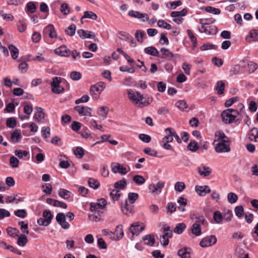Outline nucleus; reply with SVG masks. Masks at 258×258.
<instances>
[{
    "label": "nucleus",
    "mask_w": 258,
    "mask_h": 258,
    "mask_svg": "<svg viewBox=\"0 0 258 258\" xmlns=\"http://www.w3.org/2000/svg\"><path fill=\"white\" fill-rule=\"evenodd\" d=\"M229 142L228 137L223 132H215L213 144L215 145V150L217 153L229 152L230 151Z\"/></svg>",
    "instance_id": "f257e3e1"
},
{
    "label": "nucleus",
    "mask_w": 258,
    "mask_h": 258,
    "mask_svg": "<svg viewBox=\"0 0 258 258\" xmlns=\"http://www.w3.org/2000/svg\"><path fill=\"white\" fill-rule=\"evenodd\" d=\"M127 94L130 99L140 107L148 105L152 101V98L148 97L145 100L142 101L143 96L140 92L134 90H128Z\"/></svg>",
    "instance_id": "f03ea898"
},
{
    "label": "nucleus",
    "mask_w": 258,
    "mask_h": 258,
    "mask_svg": "<svg viewBox=\"0 0 258 258\" xmlns=\"http://www.w3.org/2000/svg\"><path fill=\"white\" fill-rule=\"evenodd\" d=\"M239 114L238 111L236 110L227 109L222 112L221 117L224 122L230 124L238 120L237 117Z\"/></svg>",
    "instance_id": "7ed1b4c3"
},
{
    "label": "nucleus",
    "mask_w": 258,
    "mask_h": 258,
    "mask_svg": "<svg viewBox=\"0 0 258 258\" xmlns=\"http://www.w3.org/2000/svg\"><path fill=\"white\" fill-rule=\"evenodd\" d=\"M105 88V83L103 82H99L91 86L90 89V94L94 98L97 99Z\"/></svg>",
    "instance_id": "20e7f679"
},
{
    "label": "nucleus",
    "mask_w": 258,
    "mask_h": 258,
    "mask_svg": "<svg viewBox=\"0 0 258 258\" xmlns=\"http://www.w3.org/2000/svg\"><path fill=\"white\" fill-rule=\"evenodd\" d=\"M61 82V78L59 77L53 78L52 82L50 83L52 92L56 94H59L64 91L63 87L60 85Z\"/></svg>",
    "instance_id": "39448f33"
},
{
    "label": "nucleus",
    "mask_w": 258,
    "mask_h": 258,
    "mask_svg": "<svg viewBox=\"0 0 258 258\" xmlns=\"http://www.w3.org/2000/svg\"><path fill=\"white\" fill-rule=\"evenodd\" d=\"M199 23L202 25L200 29L201 32L211 35L215 34L217 32V29L215 26L210 25V23H205L203 19H200Z\"/></svg>",
    "instance_id": "423d86ee"
},
{
    "label": "nucleus",
    "mask_w": 258,
    "mask_h": 258,
    "mask_svg": "<svg viewBox=\"0 0 258 258\" xmlns=\"http://www.w3.org/2000/svg\"><path fill=\"white\" fill-rule=\"evenodd\" d=\"M217 241L216 237L214 235H211L203 238L200 242L199 244L202 247H208L215 245Z\"/></svg>",
    "instance_id": "0eeeda50"
},
{
    "label": "nucleus",
    "mask_w": 258,
    "mask_h": 258,
    "mask_svg": "<svg viewBox=\"0 0 258 258\" xmlns=\"http://www.w3.org/2000/svg\"><path fill=\"white\" fill-rule=\"evenodd\" d=\"M111 170L114 173H119L121 175L126 174L129 171L118 163H113L111 165Z\"/></svg>",
    "instance_id": "6e6552de"
},
{
    "label": "nucleus",
    "mask_w": 258,
    "mask_h": 258,
    "mask_svg": "<svg viewBox=\"0 0 258 258\" xmlns=\"http://www.w3.org/2000/svg\"><path fill=\"white\" fill-rule=\"evenodd\" d=\"M74 110L78 112L80 115H89L92 116V108L83 105H78L74 107Z\"/></svg>",
    "instance_id": "1a4fd4ad"
},
{
    "label": "nucleus",
    "mask_w": 258,
    "mask_h": 258,
    "mask_svg": "<svg viewBox=\"0 0 258 258\" xmlns=\"http://www.w3.org/2000/svg\"><path fill=\"white\" fill-rule=\"evenodd\" d=\"M57 222L64 229H68L70 227L69 224L66 221V216L62 213H59L56 216Z\"/></svg>",
    "instance_id": "9d476101"
},
{
    "label": "nucleus",
    "mask_w": 258,
    "mask_h": 258,
    "mask_svg": "<svg viewBox=\"0 0 258 258\" xmlns=\"http://www.w3.org/2000/svg\"><path fill=\"white\" fill-rule=\"evenodd\" d=\"M164 182L158 181L156 184H150L149 186V189L153 194H159L161 192V189L164 187Z\"/></svg>",
    "instance_id": "9b49d317"
},
{
    "label": "nucleus",
    "mask_w": 258,
    "mask_h": 258,
    "mask_svg": "<svg viewBox=\"0 0 258 258\" xmlns=\"http://www.w3.org/2000/svg\"><path fill=\"white\" fill-rule=\"evenodd\" d=\"M161 54L159 56L162 58L171 60L174 56L177 55V54H174L169 49L163 47L160 49Z\"/></svg>",
    "instance_id": "f8f14e48"
},
{
    "label": "nucleus",
    "mask_w": 258,
    "mask_h": 258,
    "mask_svg": "<svg viewBox=\"0 0 258 258\" xmlns=\"http://www.w3.org/2000/svg\"><path fill=\"white\" fill-rule=\"evenodd\" d=\"M144 229V226L140 225L138 222L134 223L130 227V231L132 235H139Z\"/></svg>",
    "instance_id": "ddd939ff"
},
{
    "label": "nucleus",
    "mask_w": 258,
    "mask_h": 258,
    "mask_svg": "<svg viewBox=\"0 0 258 258\" xmlns=\"http://www.w3.org/2000/svg\"><path fill=\"white\" fill-rule=\"evenodd\" d=\"M43 33L44 34H48L51 38H56L57 37L56 32L52 24H49L45 27L43 30Z\"/></svg>",
    "instance_id": "4468645a"
},
{
    "label": "nucleus",
    "mask_w": 258,
    "mask_h": 258,
    "mask_svg": "<svg viewBox=\"0 0 258 258\" xmlns=\"http://www.w3.org/2000/svg\"><path fill=\"white\" fill-rule=\"evenodd\" d=\"M195 190L200 196H205L206 194L210 193L211 191L210 188L208 185H196L195 186Z\"/></svg>",
    "instance_id": "2eb2a0df"
},
{
    "label": "nucleus",
    "mask_w": 258,
    "mask_h": 258,
    "mask_svg": "<svg viewBox=\"0 0 258 258\" xmlns=\"http://www.w3.org/2000/svg\"><path fill=\"white\" fill-rule=\"evenodd\" d=\"M55 54L61 56L67 57L70 55V50L65 45L61 46L54 50Z\"/></svg>",
    "instance_id": "dca6fc26"
},
{
    "label": "nucleus",
    "mask_w": 258,
    "mask_h": 258,
    "mask_svg": "<svg viewBox=\"0 0 258 258\" xmlns=\"http://www.w3.org/2000/svg\"><path fill=\"white\" fill-rule=\"evenodd\" d=\"M35 112L34 114L33 118L37 122H40L42 119L45 117V113L42 108L40 107H36L35 108Z\"/></svg>",
    "instance_id": "f3484780"
},
{
    "label": "nucleus",
    "mask_w": 258,
    "mask_h": 258,
    "mask_svg": "<svg viewBox=\"0 0 258 258\" xmlns=\"http://www.w3.org/2000/svg\"><path fill=\"white\" fill-rule=\"evenodd\" d=\"M133 208L134 206L131 204H129L126 200L124 201V203L121 204L122 212L126 215L133 213Z\"/></svg>",
    "instance_id": "a211bd4d"
},
{
    "label": "nucleus",
    "mask_w": 258,
    "mask_h": 258,
    "mask_svg": "<svg viewBox=\"0 0 258 258\" xmlns=\"http://www.w3.org/2000/svg\"><path fill=\"white\" fill-rule=\"evenodd\" d=\"M199 173L200 175L207 177L210 175L212 172V169L208 166L202 165L198 168Z\"/></svg>",
    "instance_id": "6ab92c4d"
},
{
    "label": "nucleus",
    "mask_w": 258,
    "mask_h": 258,
    "mask_svg": "<svg viewBox=\"0 0 258 258\" xmlns=\"http://www.w3.org/2000/svg\"><path fill=\"white\" fill-rule=\"evenodd\" d=\"M177 254L181 258H190V249L183 247L178 250Z\"/></svg>",
    "instance_id": "aec40b11"
},
{
    "label": "nucleus",
    "mask_w": 258,
    "mask_h": 258,
    "mask_svg": "<svg viewBox=\"0 0 258 258\" xmlns=\"http://www.w3.org/2000/svg\"><path fill=\"white\" fill-rule=\"evenodd\" d=\"M21 138V131L17 129L14 130L11 135V140L14 143L19 142Z\"/></svg>",
    "instance_id": "412c9836"
},
{
    "label": "nucleus",
    "mask_w": 258,
    "mask_h": 258,
    "mask_svg": "<svg viewBox=\"0 0 258 258\" xmlns=\"http://www.w3.org/2000/svg\"><path fill=\"white\" fill-rule=\"evenodd\" d=\"M142 239L144 241V244L149 246H152L155 243L154 236L152 235H146Z\"/></svg>",
    "instance_id": "4be33fe9"
},
{
    "label": "nucleus",
    "mask_w": 258,
    "mask_h": 258,
    "mask_svg": "<svg viewBox=\"0 0 258 258\" xmlns=\"http://www.w3.org/2000/svg\"><path fill=\"white\" fill-rule=\"evenodd\" d=\"M247 42L258 41V30H252L249 33L248 36L246 38Z\"/></svg>",
    "instance_id": "5701e85b"
},
{
    "label": "nucleus",
    "mask_w": 258,
    "mask_h": 258,
    "mask_svg": "<svg viewBox=\"0 0 258 258\" xmlns=\"http://www.w3.org/2000/svg\"><path fill=\"white\" fill-rule=\"evenodd\" d=\"M244 67L247 69L249 73L250 74L253 73L257 69L258 65L254 62L248 61Z\"/></svg>",
    "instance_id": "b1692460"
},
{
    "label": "nucleus",
    "mask_w": 258,
    "mask_h": 258,
    "mask_svg": "<svg viewBox=\"0 0 258 258\" xmlns=\"http://www.w3.org/2000/svg\"><path fill=\"white\" fill-rule=\"evenodd\" d=\"M145 52L146 53L148 54H150L154 56H159V51L154 47H148L145 49Z\"/></svg>",
    "instance_id": "393cba45"
},
{
    "label": "nucleus",
    "mask_w": 258,
    "mask_h": 258,
    "mask_svg": "<svg viewBox=\"0 0 258 258\" xmlns=\"http://www.w3.org/2000/svg\"><path fill=\"white\" fill-rule=\"evenodd\" d=\"M8 47L10 50L12 58L14 59H16L18 57L19 55L18 49L12 44L10 45Z\"/></svg>",
    "instance_id": "a878e982"
},
{
    "label": "nucleus",
    "mask_w": 258,
    "mask_h": 258,
    "mask_svg": "<svg viewBox=\"0 0 258 258\" xmlns=\"http://www.w3.org/2000/svg\"><path fill=\"white\" fill-rule=\"evenodd\" d=\"M191 233L196 236H200L202 234L201 225L194 223L191 227Z\"/></svg>",
    "instance_id": "bb28decb"
},
{
    "label": "nucleus",
    "mask_w": 258,
    "mask_h": 258,
    "mask_svg": "<svg viewBox=\"0 0 258 258\" xmlns=\"http://www.w3.org/2000/svg\"><path fill=\"white\" fill-rule=\"evenodd\" d=\"M126 186V181L125 179H122L116 182L114 184V188L119 189H123Z\"/></svg>",
    "instance_id": "cd10ccee"
},
{
    "label": "nucleus",
    "mask_w": 258,
    "mask_h": 258,
    "mask_svg": "<svg viewBox=\"0 0 258 258\" xmlns=\"http://www.w3.org/2000/svg\"><path fill=\"white\" fill-rule=\"evenodd\" d=\"M17 240V244L20 246H24L28 242L27 236L25 234L19 235Z\"/></svg>",
    "instance_id": "c85d7f7f"
},
{
    "label": "nucleus",
    "mask_w": 258,
    "mask_h": 258,
    "mask_svg": "<svg viewBox=\"0 0 258 258\" xmlns=\"http://www.w3.org/2000/svg\"><path fill=\"white\" fill-rule=\"evenodd\" d=\"M7 232L10 236L13 237H18L19 234V231L17 229L11 227L7 228Z\"/></svg>",
    "instance_id": "c756f323"
},
{
    "label": "nucleus",
    "mask_w": 258,
    "mask_h": 258,
    "mask_svg": "<svg viewBox=\"0 0 258 258\" xmlns=\"http://www.w3.org/2000/svg\"><path fill=\"white\" fill-rule=\"evenodd\" d=\"M186 225L184 223H178L176 225L175 228L174 229V232L177 234H181L184 231Z\"/></svg>",
    "instance_id": "7c9ffc66"
},
{
    "label": "nucleus",
    "mask_w": 258,
    "mask_h": 258,
    "mask_svg": "<svg viewBox=\"0 0 258 258\" xmlns=\"http://www.w3.org/2000/svg\"><path fill=\"white\" fill-rule=\"evenodd\" d=\"M216 90L219 95L223 94L225 90V84L221 81L217 82Z\"/></svg>",
    "instance_id": "2f4dec72"
},
{
    "label": "nucleus",
    "mask_w": 258,
    "mask_h": 258,
    "mask_svg": "<svg viewBox=\"0 0 258 258\" xmlns=\"http://www.w3.org/2000/svg\"><path fill=\"white\" fill-rule=\"evenodd\" d=\"M42 216L47 222L50 224L53 218V215L51 214V212L49 210H46L43 211Z\"/></svg>",
    "instance_id": "473e14b6"
},
{
    "label": "nucleus",
    "mask_w": 258,
    "mask_h": 258,
    "mask_svg": "<svg viewBox=\"0 0 258 258\" xmlns=\"http://www.w3.org/2000/svg\"><path fill=\"white\" fill-rule=\"evenodd\" d=\"M112 234L116 235L118 239L121 238L123 236L122 226L117 225L115 231Z\"/></svg>",
    "instance_id": "72a5a7b5"
},
{
    "label": "nucleus",
    "mask_w": 258,
    "mask_h": 258,
    "mask_svg": "<svg viewBox=\"0 0 258 258\" xmlns=\"http://www.w3.org/2000/svg\"><path fill=\"white\" fill-rule=\"evenodd\" d=\"M58 196L62 199H68L70 197V192L67 189L61 188L58 192Z\"/></svg>",
    "instance_id": "f704fd0d"
},
{
    "label": "nucleus",
    "mask_w": 258,
    "mask_h": 258,
    "mask_svg": "<svg viewBox=\"0 0 258 258\" xmlns=\"http://www.w3.org/2000/svg\"><path fill=\"white\" fill-rule=\"evenodd\" d=\"M89 18L92 20H96L97 16L96 14L91 11H85L83 16L82 17V19Z\"/></svg>",
    "instance_id": "c9c22d12"
},
{
    "label": "nucleus",
    "mask_w": 258,
    "mask_h": 258,
    "mask_svg": "<svg viewBox=\"0 0 258 258\" xmlns=\"http://www.w3.org/2000/svg\"><path fill=\"white\" fill-rule=\"evenodd\" d=\"M228 201L230 204H234L238 200V197L234 192H229L227 195Z\"/></svg>",
    "instance_id": "e433bc0d"
},
{
    "label": "nucleus",
    "mask_w": 258,
    "mask_h": 258,
    "mask_svg": "<svg viewBox=\"0 0 258 258\" xmlns=\"http://www.w3.org/2000/svg\"><path fill=\"white\" fill-rule=\"evenodd\" d=\"M185 188V183L183 182L178 181L174 185V189L178 192H182Z\"/></svg>",
    "instance_id": "4c0bfd02"
},
{
    "label": "nucleus",
    "mask_w": 258,
    "mask_h": 258,
    "mask_svg": "<svg viewBox=\"0 0 258 258\" xmlns=\"http://www.w3.org/2000/svg\"><path fill=\"white\" fill-rule=\"evenodd\" d=\"M175 106L180 110L184 111L185 109L187 108L188 105L184 100H179L176 104Z\"/></svg>",
    "instance_id": "58836bf2"
},
{
    "label": "nucleus",
    "mask_w": 258,
    "mask_h": 258,
    "mask_svg": "<svg viewBox=\"0 0 258 258\" xmlns=\"http://www.w3.org/2000/svg\"><path fill=\"white\" fill-rule=\"evenodd\" d=\"M88 184L91 188L94 189L97 188L100 185V183L97 180L92 178H90L89 179Z\"/></svg>",
    "instance_id": "ea45409f"
},
{
    "label": "nucleus",
    "mask_w": 258,
    "mask_h": 258,
    "mask_svg": "<svg viewBox=\"0 0 258 258\" xmlns=\"http://www.w3.org/2000/svg\"><path fill=\"white\" fill-rule=\"evenodd\" d=\"M213 219L216 223H220L223 219V216L219 211H216L214 213Z\"/></svg>",
    "instance_id": "a19ab883"
},
{
    "label": "nucleus",
    "mask_w": 258,
    "mask_h": 258,
    "mask_svg": "<svg viewBox=\"0 0 258 258\" xmlns=\"http://www.w3.org/2000/svg\"><path fill=\"white\" fill-rule=\"evenodd\" d=\"M205 11L207 12L212 13L215 15H219L221 13V11L220 9L211 6L206 7L205 8Z\"/></svg>",
    "instance_id": "79ce46f5"
},
{
    "label": "nucleus",
    "mask_w": 258,
    "mask_h": 258,
    "mask_svg": "<svg viewBox=\"0 0 258 258\" xmlns=\"http://www.w3.org/2000/svg\"><path fill=\"white\" fill-rule=\"evenodd\" d=\"M138 198L139 195L137 193L130 192L128 194V200L131 204H134Z\"/></svg>",
    "instance_id": "37998d69"
},
{
    "label": "nucleus",
    "mask_w": 258,
    "mask_h": 258,
    "mask_svg": "<svg viewBox=\"0 0 258 258\" xmlns=\"http://www.w3.org/2000/svg\"><path fill=\"white\" fill-rule=\"evenodd\" d=\"M110 196L113 201H117L120 197V191L116 189H113L110 193Z\"/></svg>",
    "instance_id": "c03bdc74"
},
{
    "label": "nucleus",
    "mask_w": 258,
    "mask_h": 258,
    "mask_svg": "<svg viewBox=\"0 0 258 258\" xmlns=\"http://www.w3.org/2000/svg\"><path fill=\"white\" fill-rule=\"evenodd\" d=\"M133 180L138 185L143 184L146 181L142 176L139 175H135L133 177Z\"/></svg>",
    "instance_id": "a18cd8bd"
},
{
    "label": "nucleus",
    "mask_w": 258,
    "mask_h": 258,
    "mask_svg": "<svg viewBox=\"0 0 258 258\" xmlns=\"http://www.w3.org/2000/svg\"><path fill=\"white\" fill-rule=\"evenodd\" d=\"M76 29V25L72 24L65 30V32L67 35L72 36L75 34Z\"/></svg>",
    "instance_id": "49530a36"
},
{
    "label": "nucleus",
    "mask_w": 258,
    "mask_h": 258,
    "mask_svg": "<svg viewBox=\"0 0 258 258\" xmlns=\"http://www.w3.org/2000/svg\"><path fill=\"white\" fill-rule=\"evenodd\" d=\"M6 125L10 128H14L17 125L16 119L14 117H10L7 119Z\"/></svg>",
    "instance_id": "de8ad7c7"
},
{
    "label": "nucleus",
    "mask_w": 258,
    "mask_h": 258,
    "mask_svg": "<svg viewBox=\"0 0 258 258\" xmlns=\"http://www.w3.org/2000/svg\"><path fill=\"white\" fill-rule=\"evenodd\" d=\"M223 216V219L228 222L231 220L233 214L231 210H226L224 211Z\"/></svg>",
    "instance_id": "09e8293b"
},
{
    "label": "nucleus",
    "mask_w": 258,
    "mask_h": 258,
    "mask_svg": "<svg viewBox=\"0 0 258 258\" xmlns=\"http://www.w3.org/2000/svg\"><path fill=\"white\" fill-rule=\"evenodd\" d=\"M157 25H158V27H161V28H164L167 30H170L171 29V26L169 24L166 23L163 20H159L157 22Z\"/></svg>",
    "instance_id": "8fccbe9b"
},
{
    "label": "nucleus",
    "mask_w": 258,
    "mask_h": 258,
    "mask_svg": "<svg viewBox=\"0 0 258 258\" xmlns=\"http://www.w3.org/2000/svg\"><path fill=\"white\" fill-rule=\"evenodd\" d=\"M198 148V144L195 141H191L187 146V149L192 152H196Z\"/></svg>",
    "instance_id": "3c124183"
},
{
    "label": "nucleus",
    "mask_w": 258,
    "mask_h": 258,
    "mask_svg": "<svg viewBox=\"0 0 258 258\" xmlns=\"http://www.w3.org/2000/svg\"><path fill=\"white\" fill-rule=\"evenodd\" d=\"M15 154L19 158L22 159L23 157H27L29 154V152L26 151L17 150L15 151Z\"/></svg>",
    "instance_id": "603ef678"
},
{
    "label": "nucleus",
    "mask_w": 258,
    "mask_h": 258,
    "mask_svg": "<svg viewBox=\"0 0 258 258\" xmlns=\"http://www.w3.org/2000/svg\"><path fill=\"white\" fill-rule=\"evenodd\" d=\"M14 214L18 217L24 218L27 216V212L24 209L16 210L14 212Z\"/></svg>",
    "instance_id": "864d4df0"
},
{
    "label": "nucleus",
    "mask_w": 258,
    "mask_h": 258,
    "mask_svg": "<svg viewBox=\"0 0 258 258\" xmlns=\"http://www.w3.org/2000/svg\"><path fill=\"white\" fill-rule=\"evenodd\" d=\"M108 112V108L106 106H102L100 107L99 111L98 114L99 115L102 116L103 119L105 118L106 117V116Z\"/></svg>",
    "instance_id": "5fc2aeb1"
},
{
    "label": "nucleus",
    "mask_w": 258,
    "mask_h": 258,
    "mask_svg": "<svg viewBox=\"0 0 258 258\" xmlns=\"http://www.w3.org/2000/svg\"><path fill=\"white\" fill-rule=\"evenodd\" d=\"M234 212L235 215L238 217H241L244 214V210L243 207L242 206H236L235 208Z\"/></svg>",
    "instance_id": "6e6d98bb"
},
{
    "label": "nucleus",
    "mask_w": 258,
    "mask_h": 258,
    "mask_svg": "<svg viewBox=\"0 0 258 258\" xmlns=\"http://www.w3.org/2000/svg\"><path fill=\"white\" fill-rule=\"evenodd\" d=\"M60 12L64 15H68L70 13V7L66 3H63L60 6Z\"/></svg>",
    "instance_id": "4d7b16f0"
},
{
    "label": "nucleus",
    "mask_w": 258,
    "mask_h": 258,
    "mask_svg": "<svg viewBox=\"0 0 258 258\" xmlns=\"http://www.w3.org/2000/svg\"><path fill=\"white\" fill-rule=\"evenodd\" d=\"M19 161L15 156H12L10 159V164L13 168H17L19 166Z\"/></svg>",
    "instance_id": "13d9d810"
},
{
    "label": "nucleus",
    "mask_w": 258,
    "mask_h": 258,
    "mask_svg": "<svg viewBox=\"0 0 258 258\" xmlns=\"http://www.w3.org/2000/svg\"><path fill=\"white\" fill-rule=\"evenodd\" d=\"M187 33L190 39V41L192 43L193 47H196L197 45V38L196 36L194 35L192 32H191L190 30H187Z\"/></svg>",
    "instance_id": "bf43d9fd"
},
{
    "label": "nucleus",
    "mask_w": 258,
    "mask_h": 258,
    "mask_svg": "<svg viewBox=\"0 0 258 258\" xmlns=\"http://www.w3.org/2000/svg\"><path fill=\"white\" fill-rule=\"evenodd\" d=\"M145 33L143 31L137 30L135 34V37L138 42H142Z\"/></svg>",
    "instance_id": "052dcab7"
},
{
    "label": "nucleus",
    "mask_w": 258,
    "mask_h": 258,
    "mask_svg": "<svg viewBox=\"0 0 258 258\" xmlns=\"http://www.w3.org/2000/svg\"><path fill=\"white\" fill-rule=\"evenodd\" d=\"M139 139L144 143H148L151 140V137L147 134H141L139 136Z\"/></svg>",
    "instance_id": "680f3d73"
},
{
    "label": "nucleus",
    "mask_w": 258,
    "mask_h": 258,
    "mask_svg": "<svg viewBox=\"0 0 258 258\" xmlns=\"http://www.w3.org/2000/svg\"><path fill=\"white\" fill-rule=\"evenodd\" d=\"M26 8L28 11L31 13H34L36 10V7L33 2H29L27 4Z\"/></svg>",
    "instance_id": "e2e57ef3"
},
{
    "label": "nucleus",
    "mask_w": 258,
    "mask_h": 258,
    "mask_svg": "<svg viewBox=\"0 0 258 258\" xmlns=\"http://www.w3.org/2000/svg\"><path fill=\"white\" fill-rule=\"evenodd\" d=\"M124 51L121 48H117V50L112 54V57L113 59L117 60L119 57L120 54H123Z\"/></svg>",
    "instance_id": "0e129e2a"
},
{
    "label": "nucleus",
    "mask_w": 258,
    "mask_h": 258,
    "mask_svg": "<svg viewBox=\"0 0 258 258\" xmlns=\"http://www.w3.org/2000/svg\"><path fill=\"white\" fill-rule=\"evenodd\" d=\"M195 222L194 223H197L199 225L201 224H205V223H207L206 219L203 215H200L198 216H196L195 218Z\"/></svg>",
    "instance_id": "69168bd1"
},
{
    "label": "nucleus",
    "mask_w": 258,
    "mask_h": 258,
    "mask_svg": "<svg viewBox=\"0 0 258 258\" xmlns=\"http://www.w3.org/2000/svg\"><path fill=\"white\" fill-rule=\"evenodd\" d=\"M74 154L76 157L82 158L84 155V150L81 147H77L74 150Z\"/></svg>",
    "instance_id": "338daca9"
},
{
    "label": "nucleus",
    "mask_w": 258,
    "mask_h": 258,
    "mask_svg": "<svg viewBox=\"0 0 258 258\" xmlns=\"http://www.w3.org/2000/svg\"><path fill=\"white\" fill-rule=\"evenodd\" d=\"M118 37L120 39L125 41L130 40L132 38V36L130 34L124 32H119Z\"/></svg>",
    "instance_id": "774afa93"
}]
</instances>
